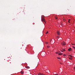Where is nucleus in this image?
I'll return each mask as SVG.
<instances>
[{
  "instance_id": "obj_1",
  "label": "nucleus",
  "mask_w": 75,
  "mask_h": 75,
  "mask_svg": "<svg viewBox=\"0 0 75 75\" xmlns=\"http://www.w3.org/2000/svg\"><path fill=\"white\" fill-rule=\"evenodd\" d=\"M69 59L72 60V56L71 55H69Z\"/></svg>"
},
{
  "instance_id": "obj_2",
  "label": "nucleus",
  "mask_w": 75,
  "mask_h": 75,
  "mask_svg": "<svg viewBox=\"0 0 75 75\" xmlns=\"http://www.w3.org/2000/svg\"><path fill=\"white\" fill-rule=\"evenodd\" d=\"M62 45H66V43H65V42H63L62 43Z\"/></svg>"
},
{
  "instance_id": "obj_3",
  "label": "nucleus",
  "mask_w": 75,
  "mask_h": 75,
  "mask_svg": "<svg viewBox=\"0 0 75 75\" xmlns=\"http://www.w3.org/2000/svg\"><path fill=\"white\" fill-rule=\"evenodd\" d=\"M42 21H43V22H45V19L44 18H42Z\"/></svg>"
},
{
  "instance_id": "obj_4",
  "label": "nucleus",
  "mask_w": 75,
  "mask_h": 75,
  "mask_svg": "<svg viewBox=\"0 0 75 75\" xmlns=\"http://www.w3.org/2000/svg\"><path fill=\"white\" fill-rule=\"evenodd\" d=\"M62 50H61V52H64V51H65V49H62Z\"/></svg>"
},
{
  "instance_id": "obj_5",
  "label": "nucleus",
  "mask_w": 75,
  "mask_h": 75,
  "mask_svg": "<svg viewBox=\"0 0 75 75\" xmlns=\"http://www.w3.org/2000/svg\"><path fill=\"white\" fill-rule=\"evenodd\" d=\"M38 75H43V73H38Z\"/></svg>"
},
{
  "instance_id": "obj_6",
  "label": "nucleus",
  "mask_w": 75,
  "mask_h": 75,
  "mask_svg": "<svg viewBox=\"0 0 75 75\" xmlns=\"http://www.w3.org/2000/svg\"><path fill=\"white\" fill-rule=\"evenodd\" d=\"M71 50H72V49L71 48H69L68 49V50L69 51H71Z\"/></svg>"
},
{
  "instance_id": "obj_7",
  "label": "nucleus",
  "mask_w": 75,
  "mask_h": 75,
  "mask_svg": "<svg viewBox=\"0 0 75 75\" xmlns=\"http://www.w3.org/2000/svg\"><path fill=\"white\" fill-rule=\"evenodd\" d=\"M57 33L58 35H60V33H59V31H57Z\"/></svg>"
},
{
  "instance_id": "obj_8",
  "label": "nucleus",
  "mask_w": 75,
  "mask_h": 75,
  "mask_svg": "<svg viewBox=\"0 0 75 75\" xmlns=\"http://www.w3.org/2000/svg\"><path fill=\"white\" fill-rule=\"evenodd\" d=\"M25 68H26L27 69H29V68H30V67H29L28 66H26L25 67Z\"/></svg>"
},
{
  "instance_id": "obj_9",
  "label": "nucleus",
  "mask_w": 75,
  "mask_h": 75,
  "mask_svg": "<svg viewBox=\"0 0 75 75\" xmlns=\"http://www.w3.org/2000/svg\"><path fill=\"white\" fill-rule=\"evenodd\" d=\"M63 54L62 53H60L58 54V55H62Z\"/></svg>"
},
{
  "instance_id": "obj_10",
  "label": "nucleus",
  "mask_w": 75,
  "mask_h": 75,
  "mask_svg": "<svg viewBox=\"0 0 75 75\" xmlns=\"http://www.w3.org/2000/svg\"><path fill=\"white\" fill-rule=\"evenodd\" d=\"M71 20V19H69V20H68V23H70V21Z\"/></svg>"
},
{
  "instance_id": "obj_11",
  "label": "nucleus",
  "mask_w": 75,
  "mask_h": 75,
  "mask_svg": "<svg viewBox=\"0 0 75 75\" xmlns=\"http://www.w3.org/2000/svg\"><path fill=\"white\" fill-rule=\"evenodd\" d=\"M21 73L22 74H24V72L23 71H21Z\"/></svg>"
},
{
  "instance_id": "obj_12",
  "label": "nucleus",
  "mask_w": 75,
  "mask_h": 75,
  "mask_svg": "<svg viewBox=\"0 0 75 75\" xmlns=\"http://www.w3.org/2000/svg\"><path fill=\"white\" fill-rule=\"evenodd\" d=\"M46 44H50V43H49L48 42H46Z\"/></svg>"
},
{
  "instance_id": "obj_13",
  "label": "nucleus",
  "mask_w": 75,
  "mask_h": 75,
  "mask_svg": "<svg viewBox=\"0 0 75 75\" xmlns=\"http://www.w3.org/2000/svg\"><path fill=\"white\" fill-rule=\"evenodd\" d=\"M71 44L72 45H75V44L73 43H71Z\"/></svg>"
},
{
  "instance_id": "obj_14",
  "label": "nucleus",
  "mask_w": 75,
  "mask_h": 75,
  "mask_svg": "<svg viewBox=\"0 0 75 75\" xmlns=\"http://www.w3.org/2000/svg\"><path fill=\"white\" fill-rule=\"evenodd\" d=\"M63 55V56H67V54H64Z\"/></svg>"
},
{
  "instance_id": "obj_15",
  "label": "nucleus",
  "mask_w": 75,
  "mask_h": 75,
  "mask_svg": "<svg viewBox=\"0 0 75 75\" xmlns=\"http://www.w3.org/2000/svg\"><path fill=\"white\" fill-rule=\"evenodd\" d=\"M48 34V31H47L46 33V34Z\"/></svg>"
},
{
  "instance_id": "obj_16",
  "label": "nucleus",
  "mask_w": 75,
  "mask_h": 75,
  "mask_svg": "<svg viewBox=\"0 0 75 75\" xmlns=\"http://www.w3.org/2000/svg\"><path fill=\"white\" fill-rule=\"evenodd\" d=\"M47 48H50V46H47Z\"/></svg>"
},
{
  "instance_id": "obj_17",
  "label": "nucleus",
  "mask_w": 75,
  "mask_h": 75,
  "mask_svg": "<svg viewBox=\"0 0 75 75\" xmlns=\"http://www.w3.org/2000/svg\"><path fill=\"white\" fill-rule=\"evenodd\" d=\"M57 59H60V58L59 57H57Z\"/></svg>"
},
{
  "instance_id": "obj_18",
  "label": "nucleus",
  "mask_w": 75,
  "mask_h": 75,
  "mask_svg": "<svg viewBox=\"0 0 75 75\" xmlns=\"http://www.w3.org/2000/svg\"><path fill=\"white\" fill-rule=\"evenodd\" d=\"M72 48H74V49H75V47L74 46L72 47Z\"/></svg>"
},
{
  "instance_id": "obj_19",
  "label": "nucleus",
  "mask_w": 75,
  "mask_h": 75,
  "mask_svg": "<svg viewBox=\"0 0 75 75\" xmlns=\"http://www.w3.org/2000/svg\"><path fill=\"white\" fill-rule=\"evenodd\" d=\"M55 18H56V19H58V17H55Z\"/></svg>"
},
{
  "instance_id": "obj_20",
  "label": "nucleus",
  "mask_w": 75,
  "mask_h": 75,
  "mask_svg": "<svg viewBox=\"0 0 75 75\" xmlns=\"http://www.w3.org/2000/svg\"><path fill=\"white\" fill-rule=\"evenodd\" d=\"M56 54H58V52H56Z\"/></svg>"
},
{
  "instance_id": "obj_21",
  "label": "nucleus",
  "mask_w": 75,
  "mask_h": 75,
  "mask_svg": "<svg viewBox=\"0 0 75 75\" xmlns=\"http://www.w3.org/2000/svg\"><path fill=\"white\" fill-rule=\"evenodd\" d=\"M57 38H59V36H57Z\"/></svg>"
},
{
  "instance_id": "obj_22",
  "label": "nucleus",
  "mask_w": 75,
  "mask_h": 75,
  "mask_svg": "<svg viewBox=\"0 0 75 75\" xmlns=\"http://www.w3.org/2000/svg\"><path fill=\"white\" fill-rule=\"evenodd\" d=\"M54 75H58V74H55Z\"/></svg>"
},
{
  "instance_id": "obj_23",
  "label": "nucleus",
  "mask_w": 75,
  "mask_h": 75,
  "mask_svg": "<svg viewBox=\"0 0 75 75\" xmlns=\"http://www.w3.org/2000/svg\"><path fill=\"white\" fill-rule=\"evenodd\" d=\"M74 69L75 70V67H74Z\"/></svg>"
}]
</instances>
